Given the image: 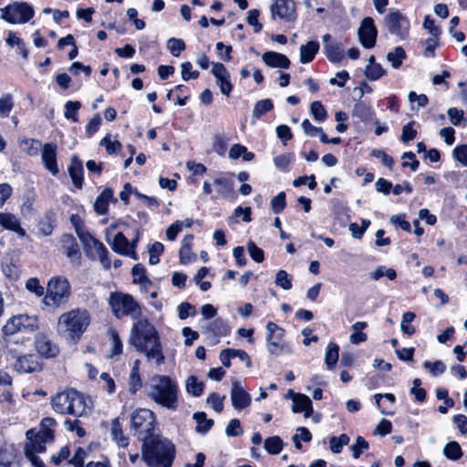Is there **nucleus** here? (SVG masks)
Returning <instances> with one entry per match:
<instances>
[{
    "mask_svg": "<svg viewBox=\"0 0 467 467\" xmlns=\"http://www.w3.org/2000/svg\"><path fill=\"white\" fill-rule=\"evenodd\" d=\"M225 433L229 437H236L243 433L240 420L237 419L231 420L225 429Z\"/></svg>",
    "mask_w": 467,
    "mask_h": 467,
    "instance_id": "obj_57",
    "label": "nucleus"
},
{
    "mask_svg": "<svg viewBox=\"0 0 467 467\" xmlns=\"http://www.w3.org/2000/svg\"><path fill=\"white\" fill-rule=\"evenodd\" d=\"M6 358H10V357ZM11 359H16L14 367L19 373H32L38 371L41 368L37 358L31 354L20 356V353L17 350L16 358H11Z\"/></svg>",
    "mask_w": 467,
    "mask_h": 467,
    "instance_id": "obj_17",
    "label": "nucleus"
},
{
    "mask_svg": "<svg viewBox=\"0 0 467 467\" xmlns=\"http://www.w3.org/2000/svg\"><path fill=\"white\" fill-rule=\"evenodd\" d=\"M77 234L83 244L87 255L91 259H99L105 268L110 266V261L108 257V250L105 245L94 238L84 227L77 226Z\"/></svg>",
    "mask_w": 467,
    "mask_h": 467,
    "instance_id": "obj_9",
    "label": "nucleus"
},
{
    "mask_svg": "<svg viewBox=\"0 0 467 467\" xmlns=\"http://www.w3.org/2000/svg\"><path fill=\"white\" fill-rule=\"evenodd\" d=\"M291 280V276L285 270H279L276 273L275 283L284 290H289L292 287Z\"/></svg>",
    "mask_w": 467,
    "mask_h": 467,
    "instance_id": "obj_42",
    "label": "nucleus"
},
{
    "mask_svg": "<svg viewBox=\"0 0 467 467\" xmlns=\"http://www.w3.org/2000/svg\"><path fill=\"white\" fill-rule=\"evenodd\" d=\"M57 145L55 143H47L42 149V162L45 168L56 176L59 172L57 162Z\"/></svg>",
    "mask_w": 467,
    "mask_h": 467,
    "instance_id": "obj_19",
    "label": "nucleus"
},
{
    "mask_svg": "<svg viewBox=\"0 0 467 467\" xmlns=\"http://www.w3.org/2000/svg\"><path fill=\"white\" fill-rule=\"evenodd\" d=\"M99 144L106 148L109 154L119 152L121 150V143L119 140H110L109 135L101 139Z\"/></svg>",
    "mask_w": 467,
    "mask_h": 467,
    "instance_id": "obj_47",
    "label": "nucleus"
},
{
    "mask_svg": "<svg viewBox=\"0 0 467 467\" xmlns=\"http://www.w3.org/2000/svg\"><path fill=\"white\" fill-rule=\"evenodd\" d=\"M295 11L293 0H276L271 5L272 17L278 16L280 19H289Z\"/></svg>",
    "mask_w": 467,
    "mask_h": 467,
    "instance_id": "obj_21",
    "label": "nucleus"
},
{
    "mask_svg": "<svg viewBox=\"0 0 467 467\" xmlns=\"http://www.w3.org/2000/svg\"><path fill=\"white\" fill-rule=\"evenodd\" d=\"M113 198V192L110 189L104 190L96 199L94 203L95 212L98 214H104L108 211L109 201Z\"/></svg>",
    "mask_w": 467,
    "mask_h": 467,
    "instance_id": "obj_29",
    "label": "nucleus"
},
{
    "mask_svg": "<svg viewBox=\"0 0 467 467\" xmlns=\"http://www.w3.org/2000/svg\"><path fill=\"white\" fill-rule=\"evenodd\" d=\"M349 437L344 433L338 437L332 436L329 438V449L333 453H340L343 447L349 443Z\"/></svg>",
    "mask_w": 467,
    "mask_h": 467,
    "instance_id": "obj_35",
    "label": "nucleus"
},
{
    "mask_svg": "<svg viewBox=\"0 0 467 467\" xmlns=\"http://www.w3.org/2000/svg\"><path fill=\"white\" fill-rule=\"evenodd\" d=\"M179 386L175 379L166 375H154L150 379L148 397L167 410L179 407Z\"/></svg>",
    "mask_w": 467,
    "mask_h": 467,
    "instance_id": "obj_2",
    "label": "nucleus"
},
{
    "mask_svg": "<svg viewBox=\"0 0 467 467\" xmlns=\"http://www.w3.org/2000/svg\"><path fill=\"white\" fill-rule=\"evenodd\" d=\"M260 12L257 9H251L247 13V23L254 27L255 33H259L262 30V24L258 22V16Z\"/></svg>",
    "mask_w": 467,
    "mask_h": 467,
    "instance_id": "obj_56",
    "label": "nucleus"
},
{
    "mask_svg": "<svg viewBox=\"0 0 467 467\" xmlns=\"http://www.w3.org/2000/svg\"><path fill=\"white\" fill-rule=\"evenodd\" d=\"M413 124L414 121H410L402 128L400 139L405 143L412 140L417 135L416 130L412 128Z\"/></svg>",
    "mask_w": 467,
    "mask_h": 467,
    "instance_id": "obj_61",
    "label": "nucleus"
},
{
    "mask_svg": "<svg viewBox=\"0 0 467 467\" xmlns=\"http://www.w3.org/2000/svg\"><path fill=\"white\" fill-rule=\"evenodd\" d=\"M81 108V103L79 101H67L65 104V118L67 119H72L73 121H78L77 113L78 110Z\"/></svg>",
    "mask_w": 467,
    "mask_h": 467,
    "instance_id": "obj_44",
    "label": "nucleus"
},
{
    "mask_svg": "<svg viewBox=\"0 0 467 467\" xmlns=\"http://www.w3.org/2000/svg\"><path fill=\"white\" fill-rule=\"evenodd\" d=\"M292 161L291 154H281L274 159L275 167L281 171H285Z\"/></svg>",
    "mask_w": 467,
    "mask_h": 467,
    "instance_id": "obj_60",
    "label": "nucleus"
},
{
    "mask_svg": "<svg viewBox=\"0 0 467 467\" xmlns=\"http://www.w3.org/2000/svg\"><path fill=\"white\" fill-rule=\"evenodd\" d=\"M91 316L85 308H75L59 316L57 333L67 341L77 343L90 325Z\"/></svg>",
    "mask_w": 467,
    "mask_h": 467,
    "instance_id": "obj_3",
    "label": "nucleus"
},
{
    "mask_svg": "<svg viewBox=\"0 0 467 467\" xmlns=\"http://www.w3.org/2000/svg\"><path fill=\"white\" fill-rule=\"evenodd\" d=\"M230 398L232 406L237 410L247 408L250 406L252 401L250 394L244 389L238 380L232 381Z\"/></svg>",
    "mask_w": 467,
    "mask_h": 467,
    "instance_id": "obj_16",
    "label": "nucleus"
},
{
    "mask_svg": "<svg viewBox=\"0 0 467 467\" xmlns=\"http://www.w3.org/2000/svg\"><path fill=\"white\" fill-rule=\"evenodd\" d=\"M167 47L173 57H179L180 53L185 49V43L182 39L171 37L168 40Z\"/></svg>",
    "mask_w": 467,
    "mask_h": 467,
    "instance_id": "obj_46",
    "label": "nucleus"
},
{
    "mask_svg": "<svg viewBox=\"0 0 467 467\" xmlns=\"http://www.w3.org/2000/svg\"><path fill=\"white\" fill-rule=\"evenodd\" d=\"M110 435L119 447L126 448L129 445V438L123 433L119 418L111 421Z\"/></svg>",
    "mask_w": 467,
    "mask_h": 467,
    "instance_id": "obj_27",
    "label": "nucleus"
},
{
    "mask_svg": "<svg viewBox=\"0 0 467 467\" xmlns=\"http://www.w3.org/2000/svg\"><path fill=\"white\" fill-rule=\"evenodd\" d=\"M406 58V52L401 47H397L393 51L387 54V60L393 68H399Z\"/></svg>",
    "mask_w": 467,
    "mask_h": 467,
    "instance_id": "obj_34",
    "label": "nucleus"
},
{
    "mask_svg": "<svg viewBox=\"0 0 467 467\" xmlns=\"http://www.w3.org/2000/svg\"><path fill=\"white\" fill-rule=\"evenodd\" d=\"M1 18L10 24H24L34 16V9L26 3H14L1 8Z\"/></svg>",
    "mask_w": 467,
    "mask_h": 467,
    "instance_id": "obj_11",
    "label": "nucleus"
},
{
    "mask_svg": "<svg viewBox=\"0 0 467 467\" xmlns=\"http://www.w3.org/2000/svg\"><path fill=\"white\" fill-rule=\"evenodd\" d=\"M193 236L192 234H188L184 236L182 241V247L179 252L180 261L182 264L190 263L194 255L192 254V241Z\"/></svg>",
    "mask_w": 467,
    "mask_h": 467,
    "instance_id": "obj_30",
    "label": "nucleus"
},
{
    "mask_svg": "<svg viewBox=\"0 0 467 467\" xmlns=\"http://www.w3.org/2000/svg\"><path fill=\"white\" fill-rule=\"evenodd\" d=\"M101 125V118L99 114L95 115L88 123L86 132L88 137L93 136Z\"/></svg>",
    "mask_w": 467,
    "mask_h": 467,
    "instance_id": "obj_62",
    "label": "nucleus"
},
{
    "mask_svg": "<svg viewBox=\"0 0 467 467\" xmlns=\"http://www.w3.org/2000/svg\"><path fill=\"white\" fill-rule=\"evenodd\" d=\"M130 431L142 443L159 436L156 434V416L149 409H137L130 416Z\"/></svg>",
    "mask_w": 467,
    "mask_h": 467,
    "instance_id": "obj_7",
    "label": "nucleus"
},
{
    "mask_svg": "<svg viewBox=\"0 0 467 467\" xmlns=\"http://www.w3.org/2000/svg\"><path fill=\"white\" fill-rule=\"evenodd\" d=\"M0 225L6 230L17 234L20 237L26 235V231L20 226L19 219L11 213H0Z\"/></svg>",
    "mask_w": 467,
    "mask_h": 467,
    "instance_id": "obj_23",
    "label": "nucleus"
},
{
    "mask_svg": "<svg viewBox=\"0 0 467 467\" xmlns=\"http://www.w3.org/2000/svg\"><path fill=\"white\" fill-rule=\"evenodd\" d=\"M322 39L326 57L333 63L340 62L344 57V48L341 43L332 41L329 34L324 35Z\"/></svg>",
    "mask_w": 467,
    "mask_h": 467,
    "instance_id": "obj_18",
    "label": "nucleus"
},
{
    "mask_svg": "<svg viewBox=\"0 0 467 467\" xmlns=\"http://www.w3.org/2000/svg\"><path fill=\"white\" fill-rule=\"evenodd\" d=\"M193 418L197 422L196 431L198 432L206 433L213 425V420H208L204 412H196Z\"/></svg>",
    "mask_w": 467,
    "mask_h": 467,
    "instance_id": "obj_39",
    "label": "nucleus"
},
{
    "mask_svg": "<svg viewBox=\"0 0 467 467\" xmlns=\"http://www.w3.org/2000/svg\"><path fill=\"white\" fill-rule=\"evenodd\" d=\"M68 174L73 184L77 188L81 189L83 185V165L82 161L76 155L71 158V162L68 166Z\"/></svg>",
    "mask_w": 467,
    "mask_h": 467,
    "instance_id": "obj_26",
    "label": "nucleus"
},
{
    "mask_svg": "<svg viewBox=\"0 0 467 467\" xmlns=\"http://www.w3.org/2000/svg\"><path fill=\"white\" fill-rule=\"evenodd\" d=\"M217 192L223 197H229L234 192V181L228 177H219L214 180Z\"/></svg>",
    "mask_w": 467,
    "mask_h": 467,
    "instance_id": "obj_32",
    "label": "nucleus"
},
{
    "mask_svg": "<svg viewBox=\"0 0 467 467\" xmlns=\"http://www.w3.org/2000/svg\"><path fill=\"white\" fill-rule=\"evenodd\" d=\"M292 411L294 413L303 412L305 418L310 417L313 412L312 401L310 398L305 394L300 393H292Z\"/></svg>",
    "mask_w": 467,
    "mask_h": 467,
    "instance_id": "obj_20",
    "label": "nucleus"
},
{
    "mask_svg": "<svg viewBox=\"0 0 467 467\" xmlns=\"http://www.w3.org/2000/svg\"><path fill=\"white\" fill-rule=\"evenodd\" d=\"M38 318L36 316L16 315L10 317L2 327L3 333V354L6 357L16 358V341L13 336L20 332H34L38 329Z\"/></svg>",
    "mask_w": 467,
    "mask_h": 467,
    "instance_id": "obj_4",
    "label": "nucleus"
},
{
    "mask_svg": "<svg viewBox=\"0 0 467 467\" xmlns=\"http://www.w3.org/2000/svg\"><path fill=\"white\" fill-rule=\"evenodd\" d=\"M70 285L61 276H56L49 280L45 302L47 306H59L65 304L70 296Z\"/></svg>",
    "mask_w": 467,
    "mask_h": 467,
    "instance_id": "obj_10",
    "label": "nucleus"
},
{
    "mask_svg": "<svg viewBox=\"0 0 467 467\" xmlns=\"http://www.w3.org/2000/svg\"><path fill=\"white\" fill-rule=\"evenodd\" d=\"M175 446L168 439L156 436L142 443L141 457L149 467H171Z\"/></svg>",
    "mask_w": 467,
    "mask_h": 467,
    "instance_id": "obj_5",
    "label": "nucleus"
},
{
    "mask_svg": "<svg viewBox=\"0 0 467 467\" xmlns=\"http://www.w3.org/2000/svg\"><path fill=\"white\" fill-rule=\"evenodd\" d=\"M27 442L25 445V454H36L46 450V443L51 441L48 431L36 432L33 429L26 431Z\"/></svg>",
    "mask_w": 467,
    "mask_h": 467,
    "instance_id": "obj_14",
    "label": "nucleus"
},
{
    "mask_svg": "<svg viewBox=\"0 0 467 467\" xmlns=\"http://www.w3.org/2000/svg\"><path fill=\"white\" fill-rule=\"evenodd\" d=\"M339 348L335 343H329L327 347L325 362L327 367L331 369L338 360Z\"/></svg>",
    "mask_w": 467,
    "mask_h": 467,
    "instance_id": "obj_37",
    "label": "nucleus"
},
{
    "mask_svg": "<svg viewBox=\"0 0 467 467\" xmlns=\"http://www.w3.org/2000/svg\"><path fill=\"white\" fill-rule=\"evenodd\" d=\"M273 108V102L269 99L259 100L254 105L253 116L255 119H259L262 115L270 111Z\"/></svg>",
    "mask_w": 467,
    "mask_h": 467,
    "instance_id": "obj_41",
    "label": "nucleus"
},
{
    "mask_svg": "<svg viewBox=\"0 0 467 467\" xmlns=\"http://www.w3.org/2000/svg\"><path fill=\"white\" fill-rule=\"evenodd\" d=\"M186 390L192 396L199 397L203 391L204 385L202 382L198 381L195 376H191L186 381Z\"/></svg>",
    "mask_w": 467,
    "mask_h": 467,
    "instance_id": "obj_38",
    "label": "nucleus"
},
{
    "mask_svg": "<svg viewBox=\"0 0 467 467\" xmlns=\"http://www.w3.org/2000/svg\"><path fill=\"white\" fill-rule=\"evenodd\" d=\"M268 351L272 355H277L285 349L286 344L284 342L285 330L274 322H268L266 325Z\"/></svg>",
    "mask_w": 467,
    "mask_h": 467,
    "instance_id": "obj_13",
    "label": "nucleus"
},
{
    "mask_svg": "<svg viewBox=\"0 0 467 467\" xmlns=\"http://www.w3.org/2000/svg\"><path fill=\"white\" fill-rule=\"evenodd\" d=\"M51 405L56 412L77 418L88 414L93 407L90 398L74 389L56 394L51 400Z\"/></svg>",
    "mask_w": 467,
    "mask_h": 467,
    "instance_id": "obj_6",
    "label": "nucleus"
},
{
    "mask_svg": "<svg viewBox=\"0 0 467 467\" xmlns=\"http://www.w3.org/2000/svg\"><path fill=\"white\" fill-rule=\"evenodd\" d=\"M53 231V223L49 216H46L39 221L38 232L44 235H49Z\"/></svg>",
    "mask_w": 467,
    "mask_h": 467,
    "instance_id": "obj_63",
    "label": "nucleus"
},
{
    "mask_svg": "<svg viewBox=\"0 0 467 467\" xmlns=\"http://www.w3.org/2000/svg\"><path fill=\"white\" fill-rule=\"evenodd\" d=\"M384 26L390 35L400 39L409 36L410 22L400 11H391L384 18Z\"/></svg>",
    "mask_w": 467,
    "mask_h": 467,
    "instance_id": "obj_12",
    "label": "nucleus"
},
{
    "mask_svg": "<svg viewBox=\"0 0 467 467\" xmlns=\"http://www.w3.org/2000/svg\"><path fill=\"white\" fill-rule=\"evenodd\" d=\"M423 367L429 370V372L433 376L437 377L441 374H442L445 370V365L442 361H435V362H430L425 361L423 364Z\"/></svg>",
    "mask_w": 467,
    "mask_h": 467,
    "instance_id": "obj_53",
    "label": "nucleus"
},
{
    "mask_svg": "<svg viewBox=\"0 0 467 467\" xmlns=\"http://www.w3.org/2000/svg\"><path fill=\"white\" fill-rule=\"evenodd\" d=\"M453 155L462 165L467 167V145H460L454 148Z\"/></svg>",
    "mask_w": 467,
    "mask_h": 467,
    "instance_id": "obj_64",
    "label": "nucleus"
},
{
    "mask_svg": "<svg viewBox=\"0 0 467 467\" xmlns=\"http://www.w3.org/2000/svg\"><path fill=\"white\" fill-rule=\"evenodd\" d=\"M163 252V244L156 242L154 243L150 249V259L149 262L150 265H156L159 263L160 254Z\"/></svg>",
    "mask_w": 467,
    "mask_h": 467,
    "instance_id": "obj_59",
    "label": "nucleus"
},
{
    "mask_svg": "<svg viewBox=\"0 0 467 467\" xmlns=\"http://www.w3.org/2000/svg\"><path fill=\"white\" fill-rule=\"evenodd\" d=\"M20 146L29 155L35 156L38 153L42 144L39 140H33V139H27V140H24L21 142Z\"/></svg>",
    "mask_w": 467,
    "mask_h": 467,
    "instance_id": "obj_43",
    "label": "nucleus"
},
{
    "mask_svg": "<svg viewBox=\"0 0 467 467\" xmlns=\"http://www.w3.org/2000/svg\"><path fill=\"white\" fill-rule=\"evenodd\" d=\"M111 248L120 254L130 256L135 260L137 259L133 246L122 233H119L115 235Z\"/></svg>",
    "mask_w": 467,
    "mask_h": 467,
    "instance_id": "obj_22",
    "label": "nucleus"
},
{
    "mask_svg": "<svg viewBox=\"0 0 467 467\" xmlns=\"http://www.w3.org/2000/svg\"><path fill=\"white\" fill-rule=\"evenodd\" d=\"M63 249L68 259L76 264H79L81 254L78 244L71 234H65L62 237Z\"/></svg>",
    "mask_w": 467,
    "mask_h": 467,
    "instance_id": "obj_25",
    "label": "nucleus"
},
{
    "mask_svg": "<svg viewBox=\"0 0 467 467\" xmlns=\"http://www.w3.org/2000/svg\"><path fill=\"white\" fill-rule=\"evenodd\" d=\"M385 69L380 64L368 65L365 69L366 77L370 80H377L385 74Z\"/></svg>",
    "mask_w": 467,
    "mask_h": 467,
    "instance_id": "obj_45",
    "label": "nucleus"
},
{
    "mask_svg": "<svg viewBox=\"0 0 467 467\" xmlns=\"http://www.w3.org/2000/svg\"><path fill=\"white\" fill-rule=\"evenodd\" d=\"M133 282L138 284L150 283V280L146 276V271L142 265H135L132 268Z\"/></svg>",
    "mask_w": 467,
    "mask_h": 467,
    "instance_id": "obj_48",
    "label": "nucleus"
},
{
    "mask_svg": "<svg viewBox=\"0 0 467 467\" xmlns=\"http://www.w3.org/2000/svg\"><path fill=\"white\" fill-rule=\"evenodd\" d=\"M36 348L39 354L47 358L55 357L57 352V348L44 337L37 338Z\"/></svg>",
    "mask_w": 467,
    "mask_h": 467,
    "instance_id": "obj_31",
    "label": "nucleus"
},
{
    "mask_svg": "<svg viewBox=\"0 0 467 467\" xmlns=\"http://www.w3.org/2000/svg\"><path fill=\"white\" fill-rule=\"evenodd\" d=\"M358 35L361 45L365 48L370 49L375 46L378 30L371 17L367 16L361 21Z\"/></svg>",
    "mask_w": 467,
    "mask_h": 467,
    "instance_id": "obj_15",
    "label": "nucleus"
},
{
    "mask_svg": "<svg viewBox=\"0 0 467 467\" xmlns=\"http://www.w3.org/2000/svg\"><path fill=\"white\" fill-rule=\"evenodd\" d=\"M318 50L319 43L317 41H309L306 45H302L300 47V62L303 64L311 62Z\"/></svg>",
    "mask_w": 467,
    "mask_h": 467,
    "instance_id": "obj_28",
    "label": "nucleus"
},
{
    "mask_svg": "<svg viewBox=\"0 0 467 467\" xmlns=\"http://www.w3.org/2000/svg\"><path fill=\"white\" fill-rule=\"evenodd\" d=\"M415 318V314L412 312H406L402 316V321L400 324V329L403 333L407 335H412L415 330L412 326L410 325V322Z\"/></svg>",
    "mask_w": 467,
    "mask_h": 467,
    "instance_id": "obj_49",
    "label": "nucleus"
},
{
    "mask_svg": "<svg viewBox=\"0 0 467 467\" xmlns=\"http://www.w3.org/2000/svg\"><path fill=\"white\" fill-rule=\"evenodd\" d=\"M247 251L251 258L256 263H262L265 259L264 251L258 247L254 242L247 244Z\"/></svg>",
    "mask_w": 467,
    "mask_h": 467,
    "instance_id": "obj_52",
    "label": "nucleus"
},
{
    "mask_svg": "<svg viewBox=\"0 0 467 467\" xmlns=\"http://www.w3.org/2000/svg\"><path fill=\"white\" fill-rule=\"evenodd\" d=\"M109 304L113 315L117 318L130 316L131 318L139 320L141 316V308L139 303L129 294L110 293Z\"/></svg>",
    "mask_w": 467,
    "mask_h": 467,
    "instance_id": "obj_8",
    "label": "nucleus"
},
{
    "mask_svg": "<svg viewBox=\"0 0 467 467\" xmlns=\"http://www.w3.org/2000/svg\"><path fill=\"white\" fill-rule=\"evenodd\" d=\"M224 400L225 396H220L213 392L207 398V403H209L216 412H221L223 410Z\"/></svg>",
    "mask_w": 467,
    "mask_h": 467,
    "instance_id": "obj_54",
    "label": "nucleus"
},
{
    "mask_svg": "<svg viewBox=\"0 0 467 467\" xmlns=\"http://www.w3.org/2000/svg\"><path fill=\"white\" fill-rule=\"evenodd\" d=\"M443 454L449 460L457 461L462 456V451L458 442L450 441L444 446Z\"/></svg>",
    "mask_w": 467,
    "mask_h": 467,
    "instance_id": "obj_36",
    "label": "nucleus"
},
{
    "mask_svg": "<svg viewBox=\"0 0 467 467\" xmlns=\"http://www.w3.org/2000/svg\"><path fill=\"white\" fill-rule=\"evenodd\" d=\"M283 441L278 436H274L265 441V449L270 454H277L283 449Z\"/></svg>",
    "mask_w": 467,
    "mask_h": 467,
    "instance_id": "obj_40",
    "label": "nucleus"
},
{
    "mask_svg": "<svg viewBox=\"0 0 467 467\" xmlns=\"http://www.w3.org/2000/svg\"><path fill=\"white\" fill-rule=\"evenodd\" d=\"M310 110L317 121L322 122L326 119L327 111L320 101L312 102Z\"/></svg>",
    "mask_w": 467,
    "mask_h": 467,
    "instance_id": "obj_50",
    "label": "nucleus"
},
{
    "mask_svg": "<svg viewBox=\"0 0 467 467\" xmlns=\"http://www.w3.org/2000/svg\"><path fill=\"white\" fill-rule=\"evenodd\" d=\"M0 467H20L13 450L0 449Z\"/></svg>",
    "mask_w": 467,
    "mask_h": 467,
    "instance_id": "obj_33",
    "label": "nucleus"
},
{
    "mask_svg": "<svg viewBox=\"0 0 467 467\" xmlns=\"http://www.w3.org/2000/svg\"><path fill=\"white\" fill-rule=\"evenodd\" d=\"M130 343L137 351L143 353L149 361L156 365L164 363L165 357L155 327L147 319H139L132 327Z\"/></svg>",
    "mask_w": 467,
    "mask_h": 467,
    "instance_id": "obj_1",
    "label": "nucleus"
},
{
    "mask_svg": "<svg viewBox=\"0 0 467 467\" xmlns=\"http://www.w3.org/2000/svg\"><path fill=\"white\" fill-rule=\"evenodd\" d=\"M285 194L284 192H279L271 200L272 210L275 213H280L285 207Z\"/></svg>",
    "mask_w": 467,
    "mask_h": 467,
    "instance_id": "obj_55",
    "label": "nucleus"
},
{
    "mask_svg": "<svg viewBox=\"0 0 467 467\" xmlns=\"http://www.w3.org/2000/svg\"><path fill=\"white\" fill-rule=\"evenodd\" d=\"M368 442L361 436H358L357 439H356V442L355 444H353L351 446V451L353 452V457L355 459H358L362 451L364 450H368Z\"/></svg>",
    "mask_w": 467,
    "mask_h": 467,
    "instance_id": "obj_58",
    "label": "nucleus"
},
{
    "mask_svg": "<svg viewBox=\"0 0 467 467\" xmlns=\"http://www.w3.org/2000/svg\"><path fill=\"white\" fill-rule=\"evenodd\" d=\"M262 59L265 65L271 67L288 68L290 66V60L285 55L275 51L265 52Z\"/></svg>",
    "mask_w": 467,
    "mask_h": 467,
    "instance_id": "obj_24",
    "label": "nucleus"
},
{
    "mask_svg": "<svg viewBox=\"0 0 467 467\" xmlns=\"http://www.w3.org/2000/svg\"><path fill=\"white\" fill-rule=\"evenodd\" d=\"M14 107L13 98L5 94L0 98V115L7 117Z\"/></svg>",
    "mask_w": 467,
    "mask_h": 467,
    "instance_id": "obj_51",
    "label": "nucleus"
}]
</instances>
